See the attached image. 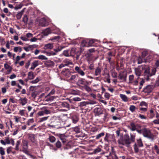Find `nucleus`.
Wrapping results in <instances>:
<instances>
[{
	"label": "nucleus",
	"mask_w": 159,
	"mask_h": 159,
	"mask_svg": "<svg viewBox=\"0 0 159 159\" xmlns=\"http://www.w3.org/2000/svg\"><path fill=\"white\" fill-rule=\"evenodd\" d=\"M4 67L7 70L6 74H9L11 71L12 68L7 63L4 64Z\"/></svg>",
	"instance_id": "nucleus-13"
},
{
	"label": "nucleus",
	"mask_w": 159,
	"mask_h": 159,
	"mask_svg": "<svg viewBox=\"0 0 159 159\" xmlns=\"http://www.w3.org/2000/svg\"><path fill=\"white\" fill-rule=\"evenodd\" d=\"M111 76L114 78H116L117 76V74L116 72H112L111 73Z\"/></svg>",
	"instance_id": "nucleus-58"
},
{
	"label": "nucleus",
	"mask_w": 159,
	"mask_h": 159,
	"mask_svg": "<svg viewBox=\"0 0 159 159\" xmlns=\"http://www.w3.org/2000/svg\"><path fill=\"white\" fill-rule=\"evenodd\" d=\"M28 78L29 80H32L34 78L33 72L32 71L29 72L28 74Z\"/></svg>",
	"instance_id": "nucleus-23"
},
{
	"label": "nucleus",
	"mask_w": 159,
	"mask_h": 159,
	"mask_svg": "<svg viewBox=\"0 0 159 159\" xmlns=\"http://www.w3.org/2000/svg\"><path fill=\"white\" fill-rule=\"evenodd\" d=\"M143 135L144 137L147 138L152 140H153L154 135L149 129L144 128L143 129Z\"/></svg>",
	"instance_id": "nucleus-2"
},
{
	"label": "nucleus",
	"mask_w": 159,
	"mask_h": 159,
	"mask_svg": "<svg viewBox=\"0 0 159 159\" xmlns=\"http://www.w3.org/2000/svg\"><path fill=\"white\" fill-rule=\"evenodd\" d=\"M34 122V120L33 118L29 119L27 122V124L29 125L33 123Z\"/></svg>",
	"instance_id": "nucleus-53"
},
{
	"label": "nucleus",
	"mask_w": 159,
	"mask_h": 159,
	"mask_svg": "<svg viewBox=\"0 0 159 159\" xmlns=\"http://www.w3.org/2000/svg\"><path fill=\"white\" fill-rule=\"evenodd\" d=\"M63 62L64 63L66 66H69L72 64L71 61L69 59H66L64 60L63 61Z\"/></svg>",
	"instance_id": "nucleus-20"
},
{
	"label": "nucleus",
	"mask_w": 159,
	"mask_h": 159,
	"mask_svg": "<svg viewBox=\"0 0 159 159\" xmlns=\"http://www.w3.org/2000/svg\"><path fill=\"white\" fill-rule=\"evenodd\" d=\"M148 105V104L144 101L141 102L140 104V106H145L147 107Z\"/></svg>",
	"instance_id": "nucleus-52"
},
{
	"label": "nucleus",
	"mask_w": 159,
	"mask_h": 159,
	"mask_svg": "<svg viewBox=\"0 0 159 159\" xmlns=\"http://www.w3.org/2000/svg\"><path fill=\"white\" fill-rule=\"evenodd\" d=\"M25 110H20L19 111V112L18 114L21 116H25Z\"/></svg>",
	"instance_id": "nucleus-49"
},
{
	"label": "nucleus",
	"mask_w": 159,
	"mask_h": 159,
	"mask_svg": "<svg viewBox=\"0 0 159 159\" xmlns=\"http://www.w3.org/2000/svg\"><path fill=\"white\" fill-rule=\"evenodd\" d=\"M111 137L113 139L114 135L112 134H111L107 133L104 138V140L105 141L109 142L111 141V140L110 139V138Z\"/></svg>",
	"instance_id": "nucleus-11"
},
{
	"label": "nucleus",
	"mask_w": 159,
	"mask_h": 159,
	"mask_svg": "<svg viewBox=\"0 0 159 159\" xmlns=\"http://www.w3.org/2000/svg\"><path fill=\"white\" fill-rule=\"evenodd\" d=\"M97 40L95 39H92L90 40L89 42V46H92L93 45V43L96 41Z\"/></svg>",
	"instance_id": "nucleus-39"
},
{
	"label": "nucleus",
	"mask_w": 159,
	"mask_h": 159,
	"mask_svg": "<svg viewBox=\"0 0 159 159\" xmlns=\"http://www.w3.org/2000/svg\"><path fill=\"white\" fill-rule=\"evenodd\" d=\"M87 105V101H84L80 102L79 103V105L80 107L86 106Z\"/></svg>",
	"instance_id": "nucleus-40"
},
{
	"label": "nucleus",
	"mask_w": 159,
	"mask_h": 159,
	"mask_svg": "<svg viewBox=\"0 0 159 159\" xmlns=\"http://www.w3.org/2000/svg\"><path fill=\"white\" fill-rule=\"evenodd\" d=\"M135 107L133 105H130L129 108V110L132 112H133L135 111Z\"/></svg>",
	"instance_id": "nucleus-44"
},
{
	"label": "nucleus",
	"mask_w": 159,
	"mask_h": 159,
	"mask_svg": "<svg viewBox=\"0 0 159 159\" xmlns=\"http://www.w3.org/2000/svg\"><path fill=\"white\" fill-rule=\"evenodd\" d=\"M56 145L57 147L58 148H61V143L59 141H58L57 142L56 144Z\"/></svg>",
	"instance_id": "nucleus-59"
},
{
	"label": "nucleus",
	"mask_w": 159,
	"mask_h": 159,
	"mask_svg": "<svg viewBox=\"0 0 159 159\" xmlns=\"http://www.w3.org/2000/svg\"><path fill=\"white\" fill-rule=\"evenodd\" d=\"M104 97L106 99H108L110 97V95L109 93H105L104 94Z\"/></svg>",
	"instance_id": "nucleus-60"
},
{
	"label": "nucleus",
	"mask_w": 159,
	"mask_h": 159,
	"mask_svg": "<svg viewBox=\"0 0 159 159\" xmlns=\"http://www.w3.org/2000/svg\"><path fill=\"white\" fill-rule=\"evenodd\" d=\"M135 135H132L131 134H130V140H131V142H134L135 140Z\"/></svg>",
	"instance_id": "nucleus-64"
},
{
	"label": "nucleus",
	"mask_w": 159,
	"mask_h": 159,
	"mask_svg": "<svg viewBox=\"0 0 159 159\" xmlns=\"http://www.w3.org/2000/svg\"><path fill=\"white\" fill-rule=\"evenodd\" d=\"M49 140L51 142L53 143L55 141L56 139L54 136H51L49 137Z\"/></svg>",
	"instance_id": "nucleus-43"
},
{
	"label": "nucleus",
	"mask_w": 159,
	"mask_h": 159,
	"mask_svg": "<svg viewBox=\"0 0 159 159\" xmlns=\"http://www.w3.org/2000/svg\"><path fill=\"white\" fill-rule=\"evenodd\" d=\"M42 20L43 21V22L41 21L39 23L40 25L42 26H46L47 25V24L46 23L45 18H43Z\"/></svg>",
	"instance_id": "nucleus-29"
},
{
	"label": "nucleus",
	"mask_w": 159,
	"mask_h": 159,
	"mask_svg": "<svg viewBox=\"0 0 159 159\" xmlns=\"http://www.w3.org/2000/svg\"><path fill=\"white\" fill-rule=\"evenodd\" d=\"M72 100L74 101H81V99L79 97H75L73 98Z\"/></svg>",
	"instance_id": "nucleus-62"
},
{
	"label": "nucleus",
	"mask_w": 159,
	"mask_h": 159,
	"mask_svg": "<svg viewBox=\"0 0 159 159\" xmlns=\"http://www.w3.org/2000/svg\"><path fill=\"white\" fill-rule=\"evenodd\" d=\"M5 149L2 147H0V155L4 156L5 154Z\"/></svg>",
	"instance_id": "nucleus-27"
},
{
	"label": "nucleus",
	"mask_w": 159,
	"mask_h": 159,
	"mask_svg": "<svg viewBox=\"0 0 159 159\" xmlns=\"http://www.w3.org/2000/svg\"><path fill=\"white\" fill-rule=\"evenodd\" d=\"M70 93L74 95H78L80 93L78 90H72L70 91Z\"/></svg>",
	"instance_id": "nucleus-32"
},
{
	"label": "nucleus",
	"mask_w": 159,
	"mask_h": 159,
	"mask_svg": "<svg viewBox=\"0 0 159 159\" xmlns=\"http://www.w3.org/2000/svg\"><path fill=\"white\" fill-rule=\"evenodd\" d=\"M13 148L12 147H8L7 148V152L8 154L10 153L12 150Z\"/></svg>",
	"instance_id": "nucleus-45"
},
{
	"label": "nucleus",
	"mask_w": 159,
	"mask_h": 159,
	"mask_svg": "<svg viewBox=\"0 0 159 159\" xmlns=\"http://www.w3.org/2000/svg\"><path fill=\"white\" fill-rule=\"evenodd\" d=\"M6 124L7 125V127H8L9 128V125H10L11 128H12V121L11 120H10L9 122H6Z\"/></svg>",
	"instance_id": "nucleus-54"
},
{
	"label": "nucleus",
	"mask_w": 159,
	"mask_h": 159,
	"mask_svg": "<svg viewBox=\"0 0 159 159\" xmlns=\"http://www.w3.org/2000/svg\"><path fill=\"white\" fill-rule=\"evenodd\" d=\"M71 119L73 123L75 124L78 121L79 118L76 115H73L71 117Z\"/></svg>",
	"instance_id": "nucleus-17"
},
{
	"label": "nucleus",
	"mask_w": 159,
	"mask_h": 159,
	"mask_svg": "<svg viewBox=\"0 0 159 159\" xmlns=\"http://www.w3.org/2000/svg\"><path fill=\"white\" fill-rule=\"evenodd\" d=\"M104 135L105 134L104 132H102L96 136L95 139H98L101 137H103Z\"/></svg>",
	"instance_id": "nucleus-31"
},
{
	"label": "nucleus",
	"mask_w": 159,
	"mask_h": 159,
	"mask_svg": "<svg viewBox=\"0 0 159 159\" xmlns=\"http://www.w3.org/2000/svg\"><path fill=\"white\" fill-rule=\"evenodd\" d=\"M49 116L44 117H43L40 118L39 119V122H42L43 121L46 120Z\"/></svg>",
	"instance_id": "nucleus-37"
},
{
	"label": "nucleus",
	"mask_w": 159,
	"mask_h": 159,
	"mask_svg": "<svg viewBox=\"0 0 159 159\" xmlns=\"http://www.w3.org/2000/svg\"><path fill=\"white\" fill-rule=\"evenodd\" d=\"M77 75H73L71 76L70 79L71 80L75 81L77 79Z\"/></svg>",
	"instance_id": "nucleus-48"
},
{
	"label": "nucleus",
	"mask_w": 159,
	"mask_h": 159,
	"mask_svg": "<svg viewBox=\"0 0 159 159\" xmlns=\"http://www.w3.org/2000/svg\"><path fill=\"white\" fill-rule=\"evenodd\" d=\"M20 144V142L19 141H17L15 149L16 150H18L19 149V146Z\"/></svg>",
	"instance_id": "nucleus-46"
},
{
	"label": "nucleus",
	"mask_w": 159,
	"mask_h": 159,
	"mask_svg": "<svg viewBox=\"0 0 159 159\" xmlns=\"http://www.w3.org/2000/svg\"><path fill=\"white\" fill-rule=\"evenodd\" d=\"M140 80L141 81L139 83V89H140L142 88V86H143V84L145 82L143 78H140Z\"/></svg>",
	"instance_id": "nucleus-30"
},
{
	"label": "nucleus",
	"mask_w": 159,
	"mask_h": 159,
	"mask_svg": "<svg viewBox=\"0 0 159 159\" xmlns=\"http://www.w3.org/2000/svg\"><path fill=\"white\" fill-rule=\"evenodd\" d=\"M137 143L139 147H142L143 146V144L141 138L137 140Z\"/></svg>",
	"instance_id": "nucleus-35"
},
{
	"label": "nucleus",
	"mask_w": 159,
	"mask_h": 159,
	"mask_svg": "<svg viewBox=\"0 0 159 159\" xmlns=\"http://www.w3.org/2000/svg\"><path fill=\"white\" fill-rule=\"evenodd\" d=\"M120 97L123 102H126L128 101V98L125 95L120 94Z\"/></svg>",
	"instance_id": "nucleus-16"
},
{
	"label": "nucleus",
	"mask_w": 159,
	"mask_h": 159,
	"mask_svg": "<svg viewBox=\"0 0 159 159\" xmlns=\"http://www.w3.org/2000/svg\"><path fill=\"white\" fill-rule=\"evenodd\" d=\"M144 67L143 69H145L144 71V76L145 79L147 80H148L149 79V77L152 76V74L151 73L150 71V68L148 66H145L144 65Z\"/></svg>",
	"instance_id": "nucleus-3"
},
{
	"label": "nucleus",
	"mask_w": 159,
	"mask_h": 159,
	"mask_svg": "<svg viewBox=\"0 0 159 159\" xmlns=\"http://www.w3.org/2000/svg\"><path fill=\"white\" fill-rule=\"evenodd\" d=\"M24 11V10H23L16 14V17L18 19H20L21 18Z\"/></svg>",
	"instance_id": "nucleus-25"
},
{
	"label": "nucleus",
	"mask_w": 159,
	"mask_h": 159,
	"mask_svg": "<svg viewBox=\"0 0 159 159\" xmlns=\"http://www.w3.org/2000/svg\"><path fill=\"white\" fill-rule=\"evenodd\" d=\"M76 84L79 86H81L82 85L84 86L86 84V81L84 79L81 78L78 80Z\"/></svg>",
	"instance_id": "nucleus-12"
},
{
	"label": "nucleus",
	"mask_w": 159,
	"mask_h": 159,
	"mask_svg": "<svg viewBox=\"0 0 159 159\" xmlns=\"http://www.w3.org/2000/svg\"><path fill=\"white\" fill-rule=\"evenodd\" d=\"M43 53H46V55L48 56H54L56 54V53L52 51L49 52H44Z\"/></svg>",
	"instance_id": "nucleus-28"
},
{
	"label": "nucleus",
	"mask_w": 159,
	"mask_h": 159,
	"mask_svg": "<svg viewBox=\"0 0 159 159\" xmlns=\"http://www.w3.org/2000/svg\"><path fill=\"white\" fill-rule=\"evenodd\" d=\"M75 70L78 74L82 76H83L85 75L84 72L80 69V68L77 66H75Z\"/></svg>",
	"instance_id": "nucleus-10"
},
{
	"label": "nucleus",
	"mask_w": 159,
	"mask_h": 159,
	"mask_svg": "<svg viewBox=\"0 0 159 159\" xmlns=\"http://www.w3.org/2000/svg\"><path fill=\"white\" fill-rule=\"evenodd\" d=\"M101 68L99 67H98L95 70V75L96 76L100 75H101Z\"/></svg>",
	"instance_id": "nucleus-22"
},
{
	"label": "nucleus",
	"mask_w": 159,
	"mask_h": 159,
	"mask_svg": "<svg viewBox=\"0 0 159 159\" xmlns=\"http://www.w3.org/2000/svg\"><path fill=\"white\" fill-rule=\"evenodd\" d=\"M63 48V47L61 46L57 48L54 49V50L55 52L56 53L57 52L61 50Z\"/></svg>",
	"instance_id": "nucleus-42"
},
{
	"label": "nucleus",
	"mask_w": 159,
	"mask_h": 159,
	"mask_svg": "<svg viewBox=\"0 0 159 159\" xmlns=\"http://www.w3.org/2000/svg\"><path fill=\"white\" fill-rule=\"evenodd\" d=\"M134 79V75H131L129 76V80L130 83H131Z\"/></svg>",
	"instance_id": "nucleus-51"
},
{
	"label": "nucleus",
	"mask_w": 159,
	"mask_h": 159,
	"mask_svg": "<svg viewBox=\"0 0 159 159\" xmlns=\"http://www.w3.org/2000/svg\"><path fill=\"white\" fill-rule=\"evenodd\" d=\"M19 101H20V103L21 105L22 106H24L27 103V99L25 98H20L19 99Z\"/></svg>",
	"instance_id": "nucleus-18"
},
{
	"label": "nucleus",
	"mask_w": 159,
	"mask_h": 159,
	"mask_svg": "<svg viewBox=\"0 0 159 159\" xmlns=\"http://www.w3.org/2000/svg\"><path fill=\"white\" fill-rule=\"evenodd\" d=\"M30 138L32 142L33 143H35V136L34 134L31 135L30 137Z\"/></svg>",
	"instance_id": "nucleus-38"
},
{
	"label": "nucleus",
	"mask_w": 159,
	"mask_h": 159,
	"mask_svg": "<svg viewBox=\"0 0 159 159\" xmlns=\"http://www.w3.org/2000/svg\"><path fill=\"white\" fill-rule=\"evenodd\" d=\"M138 125H135L134 123L132 122L130 123L129 129L132 131L136 130L137 129Z\"/></svg>",
	"instance_id": "nucleus-15"
},
{
	"label": "nucleus",
	"mask_w": 159,
	"mask_h": 159,
	"mask_svg": "<svg viewBox=\"0 0 159 159\" xmlns=\"http://www.w3.org/2000/svg\"><path fill=\"white\" fill-rule=\"evenodd\" d=\"M36 58L43 60H47L48 59V58L42 55L39 56Z\"/></svg>",
	"instance_id": "nucleus-34"
},
{
	"label": "nucleus",
	"mask_w": 159,
	"mask_h": 159,
	"mask_svg": "<svg viewBox=\"0 0 159 159\" xmlns=\"http://www.w3.org/2000/svg\"><path fill=\"white\" fill-rule=\"evenodd\" d=\"M154 87L155 86L153 85H148L144 88V91L145 93H150L152 91Z\"/></svg>",
	"instance_id": "nucleus-4"
},
{
	"label": "nucleus",
	"mask_w": 159,
	"mask_h": 159,
	"mask_svg": "<svg viewBox=\"0 0 159 159\" xmlns=\"http://www.w3.org/2000/svg\"><path fill=\"white\" fill-rule=\"evenodd\" d=\"M14 51L15 52H17L19 51L20 52L22 51V48L20 47H15L14 48Z\"/></svg>",
	"instance_id": "nucleus-36"
},
{
	"label": "nucleus",
	"mask_w": 159,
	"mask_h": 159,
	"mask_svg": "<svg viewBox=\"0 0 159 159\" xmlns=\"http://www.w3.org/2000/svg\"><path fill=\"white\" fill-rule=\"evenodd\" d=\"M66 117V116L61 115L60 116H55L53 117V121H52V125H50L52 127H54L57 129L61 128L63 126L62 125L63 123L62 120L63 119Z\"/></svg>",
	"instance_id": "nucleus-1"
},
{
	"label": "nucleus",
	"mask_w": 159,
	"mask_h": 159,
	"mask_svg": "<svg viewBox=\"0 0 159 159\" xmlns=\"http://www.w3.org/2000/svg\"><path fill=\"white\" fill-rule=\"evenodd\" d=\"M23 21L24 22L25 24H27L28 20V18L26 15H25L23 19Z\"/></svg>",
	"instance_id": "nucleus-47"
},
{
	"label": "nucleus",
	"mask_w": 159,
	"mask_h": 159,
	"mask_svg": "<svg viewBox=\"0 0 159 159\" xmlns=\"http://www.w3.org/2000/svg\"><path fill=\"white\" fill-rule=\"evenodd\" d=\"M75 52V49L74 48H72L71 49L70 51V53H69V50H67L64 51L63 52V54L66 57H69L70 55H72Z\"/></svg>",
	"instance_id": "nucleus-8"
},
{
	"label": "nucleus",
	"mask_w": 159,
	"mask_h": 159,
	"mask_svg": "<svg viewBox=\"0 0 159 159\" xmlns=\"http://www.w3.org/2000/svg\"><path fill=\"white\" fill-rule=\"evenodd\" d=\"M51 29L49 28H48L47 29H46L43 31V33L44 35L46 36L48 35V34H50L51 33Z\"/></svg>",
	"instance_id": "nucleus-26"
},
{
	"label": "nucleus",
	"mask_w": 159,
	"mask_h": 159,
	"mask_svg": "<svg viewBox=\"0 0 159 159\" xmlns=\"http://www.w3.org/2000/svg\"><path fill=\"white\" fill-rule=\"evenodd\" d=\"M19 129V128L18 127H16V128L15 129H14L13 130V135H16L18 132V130Z\"/></svg>",
	"instance_id": "nucleus-56"
},
{
	"label": "nucleus",
	"mask_w": 159,
	"mask_h": 159,
	"mask_svg": "<svg viewBox=\"0 0 159 159\" xmlns=\"http://www.w3.org/2000/svg\"><path fill=\"white\" fill-rule=\"evenodd\" d=\"M101 151V149L100 148H98L94 150V152L95 154H96L100 152Z\"/></svg>",
	"instance_id": "nucleus-55"
},
{
	"label": "nucleus",
	"mask_w": 159,
	"mask_h": 159,
	"mask_svg": "<svg viewBox=\"0 0 159 159\" xmlns=\"http://www.w3.org/2000/svg\"><path fill=\"white\" fill-rule=\"evenodd\" d=\"M87 42L84 40H83L81 43V45L82 46H87Z\"/></svg>",
	"instance_id": "nucleus-63"
},
{
	"label": "nucleus",
	"mask_w": 159,
	"mask_h": 159,
	"mask_svg": "<svg viewBox=\"0 0 159 159\" xmlns=\"http://www.w3.org/2000/svg\"><path fill=\"white\" fill-rule=\"evenodd\" d=\"M118 143L119 145H124L125 144L124 142V139L123 140H119L118 141Z\"/></svg>",
	"instance_id": "nucleus-61"
},
{
	"label": "nucleus",
	"mask_w": 159,
	"mask_h": 159,
	"mask_svg": "<svg viewBox=\"0 0 159 159\" xmlns=\"http://www.w3.org/2000/svg\"><path fill=\"white\" fill-rule=\"evenodd\" d=\"M124 141L126 145V146L128 147L129 145L131 143V142L129 136L128 134H126L125 135L124 139Z\"/></svg>",
	"instance_id": "nucleus-7"
},
{
	"label": "nucleus",
	"mask_w": 159,
	"mask_h": 159,
	"mask_svg": "<svg viewBox=\"0 0 159 159\" xmlns=\"http://www.w3.org/2000/svg\"><path fill=\"white\" fill-rule=\"evenodd\" d=\"M87 101V105H95L97 103V102L95 101L92 100H89Z\"/></svg>",
	"instance_id": "nucleus-33"
},
{
	"label": "nucleus",
	"mask_w": 159,
	"mask_h": 159,
	"mask_svg": "<svg viewBox=\"0 0 159 159\" xmlns=\"http://www.w3.org/2000/svg\"><path fill=\"white\" fill-rule=\"evenodd\" d=\"M37 114L39 116H42L45 115L43 110L39 111L38 112Z\"/></svg>",
	"instance_id": "nucleus-50"
},
{
	"label": "nucleus",
	"mask_w": 159,
	"mask_h": 159,
	"mask_svg": "<svg viewBox=\"0 0 159 159\" xmlns=\"http://www.w3.org/2000/svg\"><path fill=\"white\" fill-rule=\"evenodd\" d=\"M40 64V61L39 60H35L32 64L30 69L33 70L37 66Z\"/></svg>",
	"instance_id": "nucleus-9"
},
{
	"label": "nucleus",
	"mask_w": 159,
	"mask_h": 159,
	"mask_svg": "<svg viewBox=\"0 0 159 159\" xmlns=\"http://www.w3.org/2000/svg\"><path fill=\"white\" fill-rule=\"evenodd\" d=\"M39 79L38 78H37L35 80H34L30 82V83L32 84H36L39 82Z\"/></svg>",
	"instance_id": "nucleus-57"
},
{
	"label": "nucleus",
	"mask_w": 159,
	"mask_h": 159,
	"mask_svg": "<svg viewBox=\"0 0 159 159\" xmlns=\"http://www.w3.org/2000/svg\"><path fill=\"white\" fill-rule=\"evenodd\" d=\"M127 74L124 72L122 71L120 72L118 75V78L120 80H122L124 81H125L126 80Z\"/></svg>",
	"instance_id": "nucleus-6"
},
{
	"label": "nucleus",
	"mask_w": 159,
	"mask_h": 159,
	"mask_svg": "<svg viewBox=\"0 0 159 159\" xmlns=\"http://www.w3.org/2000/svg\"><path fill=\"white\" fill-rule=\"evenodd\" d=\"M144 67V65H142L134 69L135 73L137 76H139L141 75V72L140 69H143Z\"/></svg>",
	"instance_id": "nucleus-5"
},
{
	"label": "nucleus",
	"mask_w": 159,
	"mask_h": 159,
	"mask_svg": "<svg viewBox=\"0 0 159 159\" xmlns=\"http://www.w3.org/2000/svg\"><path fill=\"white\" fill-rule=\"evenodd\" d=\"M94 111L97 115H99L102 113V111L101 109L99 108H96L94 110Z\"/></svg>",
	"instance_id": "nucleus-24"
},
{
	"label": "nucleus",
	"mask_w": 159,
	"mask_h": 159,
	"mask_svg": "<svg viewBox=\"0 0 159 159\" xmlns=\"http://www.w3.org/2000/svg\"><path fill=\"white\" fill-rule=\"evenodd\" d=\"M37 45L34 44L32 45H30L28 47H24V49L26 51L29 52L30 51V48L32 47L35 48L37 47Z\"/></svg>",
	"instance_id": "nucleus-21"
},
{
	"label": "nucleus",
	"mask_w": 159,
	"mask_h": 159,
	"mask_svg": "<svg viewBox=\"0 0 159 159\" xmlns=\"http://www.w3.org/2000/svg\"><path fill=\"white\" fill-rule=\"evenodd\" d=\"M53 47V44L52 43H48L45 44L44 46V48L45 49H52Z\"/></svg>",
	"instance_id": "nucleus-19"
},
{
	"label": "nucleus",
	"mask_w": 159,
	"mask_h": 159,
	"mask_svg": "<svg viewBox=\"0 0 159 159\" xmlns=\"http://www.w3.org/2000/svg\"><path fill=\"white\" fill-rule=\"evenodd\" d=\"M59 137L63 144H65L67 141V137L65 136L64 134H60L59 136Z\"/></svg>",
	"instance_id": "nucleus-14"
},
{
	"label": "nucleus",
	"mask_w": 159,
	"mask_h": 159,
	"mask_svg": "<svg viewBox=\"0 0 159 159\" xmlns=\"http://www.w3.org/2000/svg\"><path fill=\"white\" fill-rule=\"evenodd\" d=\"M156 117L157 119L153 120L152 122L155 124H159V115L157 116Z\"/></svg>",
	"instance_id": "nucleus-41"
}]
</instances>
